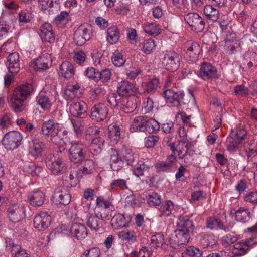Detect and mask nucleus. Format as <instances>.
Segmentation results:
<instances>
[{"label":"nucleus","mask_w":257,"mask_h":257,"mask_svg":"<svg viewBox=\"0 0 257 257\" xmlns=\"http://www.w3.org/2000/svg\"><path fill=\"white\" fill-rule=\"evenodd\" d=\"M108 115V109L103 103L94 105L91 110V118L93 120L100 122L106 119Z\"/></svg>","instance_id":"9b49d317"},{"label":"nucleus","mask_w":257,"mask_h":257,"mask_svg":"<svg viewBox=\"0 0 257 257\" xmlns=\"http://www.w3.org/2000/svg\"><path fill=\"white\" fill-rule=\"evenodd\" d=\"M36 69L39 71H43L49 68L51 64V58L49 54H43L39 56L34 62Z\"/></svg>","instance_id":"bb28decb"},{"label":"nucleus","mask_w":257,"mask_h":257,"mask_svg":"<svg viewBox=\"0 0 257 257\" xmlns=\"http://www.w3.org/2000/svg\"><path fill=\"white\" fill-rule=\"evenodd\" d=\"M159 87V79L156 78H153L147 82L142 83L138 89V93L140 94H153Z\"/></svg>","instance_id":"dca6fc26"},{"label":"nucleus","mask_w":257,"mask_h":257,"mask_svg":"<svg viewBox=\"0 0 257 257\" xmlns=\"http://www.w3.org/2000/svg\"><path fill=\"white\" fill-rule=\"evenodd\" d=\"M92 36V28L90 25L85 23L81 25L75 31L74 41L76 44L82 46L88 41Z\"/></svg>","instance_id":"423d86ee"},{"label":"nucleus","mask_w":257,"mask_h":257,"mask_svg":"<svg viewBox=\"0 0 257 257\" xmlns=\"http://www.w3.org/2000/svg\"><path fill=\"white\" fill-rule=\"evenodd\" d=\"M71 198L68 188L60 186L55 190L52 201L57 205L66 206L70 202Z\"/></svg>","instance_id":"1a4fd4ad"},{"label":"nucleus","mask_w":257,"mask_h":257,"mask_svg":"<svg viewBox=\"0 0 257 257\" xmlns=\"http://www.w3.org/2000/svg\"><path fill=\"white\" fill-rule=\"evenodd\" d=\"M36 101L45 110H48L51 106V102L48 96L43 92L36 97Z\"/></svg>","instance_id":"c03bdc74"},{"label":"nucleus","mask_w":257,"mask_h":257,"mask_svg":"<svg viewBox=\"0 0 257 257\" xmlns=\"http://www.w3.org/2000/svg\"><path fill=\"white\" fill-rule=\"evenodd\" d=\"M22 139L20 132L14 131L9 132L5 134L3 144L7 150H13L20 145Z\"/></svg>","instance_id":"9d476101"},{"label":"nucleus","mask_w":257,"mask_h":257,"mask_svg":"<svg viewBox=\"0 0 257 257\" xmlns=\"http://www.w3.org/2000/svg\"><path fill=\"white\" fill-rule=\"evenodd\" d=\"M105 223L96 214L90 215L87 219L86 224L91 229L97 231L102 228Z\"/></svg>","instance_id":"c85d7f7f"},{"label":"nucleus","mask_w":257,"mask_h":257,"mask_svg":"<svg viewBox=\"0 0 257 257\" xmlns=\"http://www.w3.org/2000/svg\"><path fill=\"white\" fill-rule=\"evenodd\" d=\"M108 137L112 144H115L117 143L120 139V128L116 124L109 125L108 127Z\"/></svg>","instance_id":"58836bf2"},{"label":"nucleus","mask_w":257,"mask_h":257,"mask_svg":"<svg viewBox=\"0 0 257 257\" xmlns=\"http://www.w3.org/2000/svg\"><path fill=\"white\" fill-rule=\"evenodd\" d=\"M238 239V237L236 235L232 234H227L222 237L221 242L224 245H231Z\"/></svg>","instance_id":"0e129e2a"},{"label":"nucleus","mask_w":257,"mask_h":257,"mask_svg":"<svg viewBox=\"0 0 257 257\" xmlns=\"http://www.w3.org/2000/svg\"><path fill=\"white\" fill-rule=\"evenodd\" d=\"M27 200L29 203L35 207L42 206L45 201V195L39 190H36L29 193Z\"/></svg>","instance_id":"aec40b11"},{"label":"nucleus","mask_w":257,"mask_h":257,"mask_svg":"<svg viewBox=\"0 0 257 257\" xmlns=\"http://www.w3.org/2000/svg\"><path fill=\"white\" fill-rule=\"evenodd\" d=\"M217 69L211 64L203 62L200 65L198 76L204 80L216 78L217 77Z\"/></svg>","instance_id":"4468645a"},{"label":"nucleus","mask_w":257,"mask_h":257,"mask_svg":"<svg viewBox=\"0 0 257 257\" xmlns=\"http://www.w3.org/2000/svg\"><path fill=\"white\" fill-rule=\"evenodd\" d=\"M71 235L77 239L81 240L85 238L87 235V231L86 227L80 223H73L70 228Z\"/></svg>","instance_id":"b1692460"},{"label":"nucleus","mask_w":257,"mask_h":257,"mask_svg":"<svg viewBox=\"0 0 257 257\" xmlns=\"http://www.w3.org/2000/svg\"><path fill=\"white\" fill-rule=\"evenodd\" d=\"M97 77H96V82L101 80L103 83L107 82L111 77V73L110 71L108 69L103 70L101 72L97 73Z\"/></svg>","instance_id":"680f3d73"},{"label":"nucleus","mask_w":257,"mask_h":257,"mask_svg":"<svg viewBox=\"0 0 257 257\" xmlns=\"http://www.w3.org/2000/svg\"><path fill=\"white\" fill-rule=\"evenodd\" d=\"M187 255L192 257H201L203 254L202 250L194 246H189L186 249Z\"/></svg>","instance_id":"338daca9"},{"label":"nucleus","mask_w":257,"mask_h":257,"mask_svg":"<svg viewBox=\"0 0 257 257\" xmlns=\"http://www.w3.org/2000/svg\"><path fill=\"white\" fill-rule=\"evenodd\" d=\"M94 163L90 159L85 160L83 165L79 168V171L84 175H87L92 173L94 170Z\"/></svg>","instance_id":"603ef678"},{"label":"nucleus","mask_w":257,"mask_h":257,"mask_svg":"<svg viewBox=\"0 0 257 257\" xmlns=\"http://www.w3.org/2000/svg\"><path fill=\"white\" fill-rule=\"evenodd\" d=\"M83 87L78 83L75 84H70L67 86L65 91V95H68L70 99L74 97H80L83 92Z\"/></svg>","instance_id":"a878e982"},{"label":"nucleus","mask_w":257,"mask_h":257,"mask_svg":"<svg viewBox=\"0 0 257 257\" xmlns=\"http://www.w3.org/2000/svg\"><path fill=\"white\" fill-rule=\"evenodd\" d=\"M233 247V254L236 257L244 255L249 250L247 245H246L243 241L235 243Z\"/></svg>","instance_id":"a18cd8bd"},{"label":"nucleus","mask_w":257,"mask_h":257,"mask_svg":"<svg viewBox=\"0 0 257 257\" xmlns=\"http://www.w3.org/2000/svg\"><path fill=\"white\" fill-rule=\"evenodd\" d=\"M40 36L42 39L50 43H53L55 41L54 34L52 31V28L50 23H45L40 27Z\"/></svg>","instance_id":"412c9836"},{"label":"nucleus","mask_w":257,"mask_h":257,"mask_svg":"<svg viewBox=\"0 0 257 257\" xmlns=\"http://www.w3.org/2000/svg\"><path fill=\"white\" fill-rule=\"evenodd\" d=\"M146 199L147 203L150 206H158L161 203V196L154 192L148 193L146 196Z\"/></svg>","instance_id":"864d4df0"},{"label":"nucleus","mask_w":257,"mask_h":257,"mask_svg":"<svg viewBox=\"0 0 257 257\" xmlns=\"http://www.w3.org/2000/svg\"><path fill=\"white\" fill-rule=\"evenodd\" d=\"M144 30L146 33L150 35H157L161 32V27L157 24L148 23L144 26Z\"/></svg>","instance_id":"6e6d98bb"},{"label":"nucleus","mask_w":257,"mask_h":257,"mask_svg":"<svg viewBox=\"0 0 257 257\" xmlns=\"http://www.w3.org/2000/svg\"><path fill=\"white\" fill-rule=\"evenodd\" d=\"M70 123L76 135L81 134L84 130V122L78 119H71Z\"/></svg>","instance_id":"13d9d810"},{"label":"nucleus","mask_w":257,"mask_h":257,"mask_svg":"<svg viewBox=\"0 0 257 257\" xmlns=\"http://www.w3.org/2000/svg\"><path fill=\"white\" fill-rule=\"evenodd\" d=\"M51 217L46 211H41L35 216L34 226L38 231H43L50 225Z\"/></svg>","instance_id":"ddd939ff"},{"label":"nucleus","mask_w":257,"mask_h":257,"mask_svg":"<svg viewBox=\"0 0 257 257\" xmlns=\"http://www.w3.org/2000/svg\"><path fill=\"white\" fill-rule=\"evenodd\" d=\"M86 151V146L82 143H71L69 149L70 160L74 164L81 163L85 159Z\"/></svg>","instance_id":"39448f33"},{"label":"nucleus","mask_w":257,"mask_h":257,"mask_svg":"<svg viewBox=\"0 0 257 257\" xmlns=\"http://www.w3.org/2000/svg\"><path fill=\"white\" fill-rule=\"evenodd\" d=\"M39 7L44 12L52 11L53 8H57L58 3L57 0H38Z\"/></svg>","instance_id":"ea45409f"},{"label":"nucleus","mask_w":257,"mask_h":257,"mask_svg":"<svg viewBox=\"0 0 257 257\" xmlns=\"http://www.w3.org/2000/svg\"><path fill=\"white\" fill-rule=\"evenodd\" d=\"M243 65L248 68L257 66V53L250 51L244 55Z\"/></svg>","instance_id":"e433bc0d"},{"label":"nucleus","mask_w":257,"mask_h":257,"mask_svg":"<svg viewBox=\"0 0 257 257\" xmlns=\"http://www.w3.org/2000/svg\"><path fill=\"white\" fill-rule=\"evenodd\" d=\"M156 46L155 40L151 39H146L140 44L141 50L147 54L153 52Z\"/></svg>","instance_id":"49530a36"},{"label":"nucleus","mask_w":257,"mask_h":257,"mask_svg":"<svg viewBox=\"0 0 257 257\" xmlns=\"http://www.w3.org/2000/svg\"><path fill=\"white\" fill-rule=\"evenodd\" d=\"M118 236L119 239L123 241H126L129 243H135L137 240L136 233L133 230H122L118 232Z\"/></svg>","instance_id":"a19ab883"},{"label":"nucleus","mask_w":257,"mask_h":257,"mask_svg":"<svg viewBox=\"0 0 257 257\" xmlns=\"http://www.w3.org/2000/svg\"><path fill=\"white\" fill-rule=\"evenodd\" d=\"M187 56L190 57V61H195L201 51L200 45L197 42H190L187 44Z\"/></svg>","instance_id":"7c9ffc66"},{"label":"nucleus","mask_w":257,"mask_h":257,"mask_svg":"<svg viewBox=\"0 0 257 257\" xmlns=\"http://www.w3.org/2000/svg\"><path fill=\"white\" fill-rule=\"evenodd\" d=\"M246 132L244 130H238L236 133H232L227 137L226 145L228 151H236L241 146L242 141L245 139Z\"/></svg>","instance_id":"0eeeda50"},{"label":"nucleus","mask_w":257,"mask_h":257,"mask_svg":"<svg viewBox=\"0 0 257 257\" xmlns=\"http://www.w3.org/2000/svg\"><path fill=\"white\" fill-rule=\"evenodd\" d=\"M6 248L10 250L12 255H14V256H16L17 254L20 253L21 251H26L24 249H21V246L19 245L14 244L13 241L10 239L6 240Z\"/></svg>","instance_id":"bf43d9fd"},{"label":"nucleus","mask_w":257,"mask_h":257,"mask_svg":"<svg viewBox=\"0 0 257 257\" xmlns=\"http://www.w3.org/2000/svg\"><path fill=\"white\" fill-rule=\"evenodd\" d=\"M193 222L188 216H182L179 218V222L177 223V229L190 233L193 231Z\"/></svg>","instance_id":"cd10ccee"},{"label":"nucleus","mask_w":257,"mask_h":257,"mask_svg":"<svg viewBox=\"0 0 257 257\" xmlns=\"http://www.w3.org/2000/svg\"><path fill=\"white\" fill-rule=\"evenodd\" d=\"M46 149L45 144L39 139H33L29 147L30 154L37 158L42 156Z\"/></svg>","instance_id":"5701e85b"},{"label":"nucleus","mask_w":257,"mask_h":257,"mask_svg":"<svg viewBox=\"0 0 257 257\" xmlns=\"http://www.w3.org/2000/svg\"><path fill=\"white\" fill-rule=\"evenodd\" d=\"M104 139L102 137L94 138L90 145V151L94 155L99 154L102 151L104 145Z\"/></svg>","instance_id":"473e14b6"},{"label":"nucleus","mask_w":257,"mask_h":257,"mask_svg":"<svg viewBox=\"0 0 257 257\" xmlns=\"http://www.w3.org/2000/svg\"><path fill=\"white\" fill-rule=\"evenodd\" d=\"M145 118L143 116L136 117L133 120L130 127L131 131L133 132H144Z\"/></svg>","instance_id":"37998d69"},{"label":"nucleus","mask_w":257,"mask_h":257,"mask_svg":"<svg viewBox=\"0 0 257 257\" xmlns=\"http://www.w3.org/2000/svg\"><path fill=\"white\" fill-rule=\"evenodd\" d=\"M174 208V204L171 200H167L164 202L159 208L161 216L168 217L171 214Z\"/></svg>","instance_id":"79ce46f5"},{"label":"nucleus","mask_w":257,"mask_h":257,"mask_svg":"<svg viewBox=\"0 0 257 257\" xmlns=\"http://www.w3.org/2000/svg\"><path fill=\"white\" fill-rule=\"evenodd\" d=\"M164 93L167 103L171 104L173 106H178L180 104V101L182 98V92L167 89L164 91Z\"/></svg>","instance_id":"2eb2a0df"},{"label":"nucleus","mask_w":257,"mask_h":257,"mask_svg":"<svg viewBox=\"0 0 257 257\" xmlns=\"http://www.w3.org/2000/svg\"><path fill=\"white\" fill-rule=\"evenodd\" d=\"M59 74L66 80L73 78L76 73L74 64L65 61L63 62L60 66Z\"/></svg>","instance_id":"6ab92c4d"},{"label":"nucleus","mask_w":257,"mask_h":257,"mask_svg":"<svg viewBox=\"0 0 257 257\" xmlns=\"http://www.w3.org/2000/svg\"><path fill=\"white\" fill-rule=\"evenodd\" d=\"M155 108L153 100L149 97L143 99L142 111L147 113L152 111Z\"/></svg>","instance_id":"052dcab7"},{"label":"nucleus","mask_w":257,"mask_h":257,"mask_svg":"<svg viewBox=\"0 0 257 257\" xmlns=\"http://www.w3.org/2000/svg\"><path fill=\"white\" fill-rule=\"evenodd\" d=\"M12 123L10 115L5 114L0 118V129L4 130L9 127Z\"/></svg>","instance_id":"774afa93"},{"label":"nucleus","mask_w":257,"mask_h":257,"mask_svg":"<svg viewBox=\"0 0 257 257\" xmlns=\"http://www.w3.org/2000/svg\"><path fill=\"white\" fill-rule=\"evenodd\" d=\"M223 223L216 217H209L207 220V227L210 229H223Z\"/></svg>","instance_id":"5fc2aeb1"},{"label":"nucleus","mask_w":257,"mask_h":257,"mask_svg":"<svg viewBox=\"0 0 257 257\" xmlns=\"http://www.w3.org/2000/svg\"><path fill=\"white\" fill-rule=\"evenodd\" d=\"M184 18L185 21L190 26L192 30L199 32L204 30L205 25V21L197 13H189L185 15Z\"/></svg>","instance_id":"6e6552de"},{"label":"nucleus","mask_w":257,"mask_h":257,"mask_svg":"<svg viewBox=\"0 0 257 257\" xmlns=\"http://www.w3.org/2000/svg\"><path fill=\"white\" fill-rule=\"evenodd\" d=\"M31 84L21 85L16 87L9 99L11 107L15 112H22L25 107V102L33 91Z\"/></svg>","instance_id":"f03ea898"},{"label":"nucleus","mask_w":257,"mask_h":257,"mask_svg":"<svg viewBox=\"0 0 257 257\" xmlns=\"http://www.w3.org/2000/svg\"><path fill=\"white\" fill-rule=\"evenodd\" d=\"M111 222L112 226L115 229L122 228L126 225L125 218L121 214L115 215L111 219Z\"/></svg>","instance_id":"3c124183"},{"label":"nucleus","mask_w":257,"mask_h":257,"mask_svg":"<svg viewBox=\"0 0 257 257\" xmlns=\"http://www.w3.org/2000/svg\"><path fill=\"white\" fill-rule=\"evenodd\" d=\"M235 220L243 223L247 222L250 219V212L247 208L240 207L234 212Z\"/></svg>","instance_id":"2f4dec72"},{"label":"nucleus","mask_w":257,"mask_h":257,"mask_svg":"<svg viewBox=\"0 0 257 257\" xmlns=\"http://www.w3.org/2000/svg\"><path fill=\"white\" fill-rule=\"evenodd\" d=\"M69 111L73 115L81 117L87 111L86 104L83 101L73 102L70 105Z\"/></svg>","instance_id":"393cba45"},{"label":"nucleus","mask_w":257,"mask_h":257,"mask_svg":"<svg viewBox=\"0 0 257 257\" xmlns=\"http://www.w3.org/2000/svg\"><path fill=\"white\" fill-rule=\"evenodd\" d=\"M144 132H148L149 133H153L160 128L159 123L154 119L151 118L148 120L145 119V123H144Z\"/></svg>","instance_id":"8fccbe9b"},{"label":"nucleus","mask_w":257,"mask_h":257,"mask_svg":"<svg viewBox=\"0 0 257 257\" xmlns=\"http://www.w3.org/2000/svg\"><path fill=\"white\" fill-rule=\"evenodd\" d=\"M123 102L121 109L125 113H131L137 108L136 99L134 97H124Z\"/></svg>","instance_id":"f704fd0d"},{"label":"nucleus","mask_w":257,"mask_h":257,"mask_svg":"<svg viewBox=\"0 0 257 257\" xmlns=\"http://www.w3.org/2000/svg\"><path fill=\"white\" fill-rule=\"evenodd\" d=\"M110 208H103L102 207H96L95 209V214H96L102 221L109 219L111 217V211Z\"/></svg>","instance_id":"4d7b16f0"},{"label":"nucleus","mask_w":257,"mask_h":257,"mask_svg":"<svg viewBox=\"0 0 257 257\" xmlns=\"http://www.w3.org/2000/svg\"><path fill=\"white\" fill-rule=\"evenodd\" d=\"M204 14L208 19L212 21H216L219 18V10L210 5L204 7Z\"/></svg>","instance_id":"4c0bfd02"},{"label":"nucleus","mask_w":257,"mask_h":257,"mask_svg":"<svg viewBox=\"0 0 257 257\" xmlns=\"http://www.w3.org/2000/svg\"><path fill=\"white\" fill-rule=\"evenodd\" d=\"M111 60L113 64L117 67L122 66L125 62V60L123 58V55L117 51L114 53Z\"/></svg>","instance_id":"69168bd1"},{"label":"nucleus","mask_w":257,"mask_h":257,"mask_svg":"<svg viewBox=\"0 0 257 257\" xmlns=\"http://www.w3.org/2000/svg\"><path fill=\"white\" fill-rule=\"evenodd\" d=\"M180 60L179 55L175 51H166L162 58V64L166 70L175 72L180 67Z\"/></svg>","instance_id":"20e7f679"},{"label":"nucleus","mask_w":257,"mask_h":257,"mask_svg":"<svg viewBox=\"0 0 257 257\" xmlns=\"http://www.w3.org/2000/svg\"><path fill=\"white\" fill-rule=\"evenodd\" d=\"M175 234L174 241L179 245L186 244L189 242L190 233L185 232L184 230L177 229L175 231Z\"/></svg>","instance_id":"c9c22d12"},{"label":"nucleus","mask_w":257,"mask_h":257,"mask_svg":"<svg viewBox=\"0 0 257 257\" xmlns=\"http://www.w3.org/2000/svg\"><path fill=\"white\" fill-rule=\"evenodd\" d=\"M59 124L54 120L49 119L45 121L41 126V133L43 135L46 136H50L52 137L51 140L55 142L56 137L57 136L59 130Z\"/></svg>","instance_id":"f8f14e48"},{"label":"nucleus","mask_w":257,"mask_h":257,"mask_svg":"<svg viewBox=\"0 0 257 257\" xmlns=\"http://www.w3.org/2000/svg\"><path fill=\"white\" fill-rule=\"evenodd\" d=\"M7 212L10 220L13 222H18L23 218L24 210L23 206L13 204L8 208Z\"/></svg>","instance_id":"a211bd4d"},{"label":"nucleus","mask_w":257,"mask_h":257,"mask_svg":"<svg viewBox=\"0 0 257 257\" xmlns=\"http://www.w3.org/2000/svg\"><path fill=\"white\" fill-rule=\"evenodd\" d=\"M138 89L133 84L126 80L119 83L117 86L118 93L124 97L133 95L136 92H138Z\"/></svg>","instance_id":"f3484780"},{"label":"nucleus","mask_w":257,"mask_h":257,"mask_svg":"<svg viewBox=\"0 0 257 257\" xmlns=\"http://www.w3.org/2000/svg\"><path fill=\"white\" fill-rule=\"evenodd\" d=\"M109 154L110 167L113 171L120 170L124 165L132 166L135 160V153L127 147L123 148L120 154L117 150L111 148Z\"/></svg>","instance_id":"f257e3e1"},{"label":"nucleus","mask_w":257,"mask_h":257,"mask_svg":"<svg viewBox=\"0 0 257 257\" xmlns=\"http://www.w3.org/2000/svg\"><path fill=\"white\" fill-rule=\"evenodd\" d=\"M132 254H135L137 257H151L152 250L147 246H142L139 251H133Z\"/></svg>","instance_id":"e2e57ef3"},{"label":"nucleus","mask_w":257,"mask_h":257,"mask_svg":"<svg viewBox=\"0 0 257 257\" xmlns=\"http://www.w3.org/2000/svg\"><path fill=\"white\" fill-rule=\"evenodd\" d=\"M152 166L146 164L143 162H140L137 163L133 168V174L136 176L139 177L143 176L145 172H148Z\"/></svg>","instance_id":"de8ad7c7"},{"label":"nucleus","mask_w":257,"mask_h":257,"mask_svg":"<svg viewBox=\"0 0 257 257\" xmlns=\"http://www.w3.org/2000/svg\"><path fill=\"white\" fill-rule=\"evenodd\" d=\"M106 40L110 44H116L120 38V33L118 28L112 26L108 28L107 30Z\"/></svg>","instance_id":"72a5a7b5"},{"label":"nucleus","mask_w":257,"mask_h":257,"mask_svg":"<svg viewBox=\"0 0 257 257\" xmlns=\"http://www.w3.org/2000/svg\"><path fill=\"white\" fill-rule=\"evenodd\" d=\"M45 162L47 169L54 175L62 174L67 171V167L64 159L53 154H48Z\"/></svg>","instance_id":"7ed1b4c3"},{"label":"nucleus","mask_w":257,"mask_h":257,"mask_svg":"<svg viewBox=\"0 0 257 257\" xmlns=\"http://www.w3.org/2000/svg\"><path fill=\"white\" fill-rule=\"evenodd\" d=\"M165 243L164 235L157 233L151 237L150 245L155 249L161 247Z\"/></svg>","instance_id":"09e8293b"},{"label":"nucleus","mask_w":257,"mask_h":257,"mask_svg":"<svg viewBox=\"0 0 257 257\" xmlns=\"http://www.w3.org/2000/svg\"><path fill=\"white\" fill-rule=\"evenodd\" d=\"M8 62V67L10 72L15 74L20 69L19 55L17 52H13L9 55L7 57Z\"/></svg>","instance_id":"4be33fe9"},{"label":"nucleus","mask_w":257,"mask_h":257,"mask_svg":"<svg viewBox=\"0 0 257 257\" xmlns=\"http://www.w3.org/2000/svg\"><path fill=\"white\" fill-rule=\"evenodd\" d=\"M201 238L200 242L204 248L214 247L217 242V238L212 233H201L199 235Z\"/></svg>","instance_id":"c756f323"}]
</instances>
